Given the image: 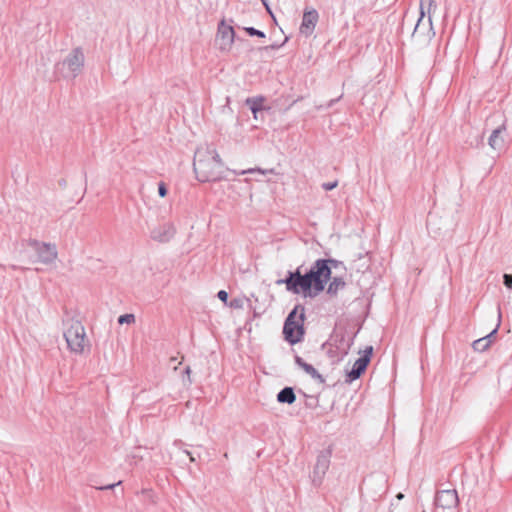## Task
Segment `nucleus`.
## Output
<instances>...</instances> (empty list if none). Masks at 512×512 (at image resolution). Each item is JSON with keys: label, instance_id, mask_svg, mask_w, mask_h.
Here are the masks:
<instances>
[{"label": "nucleus", "instance_id": "nucleus-38", "mask_svg": "<svg viewBox=\"0 0 512 512\" xmlns=\"http://www.w3.org/2000/svg\"><path fill=\"white\" fill-rule=\"evenodd\" d=\"M191 373V369L190 367H186L185 369V374L189 375Z\"/></svg>", "mask_w": 512, "mask_h": 512}, {"label": "nucleus", "instance_id": "nucleus-4", "mask_svg": "<svg viewBox=\"0 0 512 512\" xmlns=\"http://www.w3.org/2000/svg\"><path fill=\"white\" fill-rule=\"evenodd\" d=\"M85 56L81 47H76L56 67L62 70L65 78H76L84 67Z\"/></svg>", "mask_w": 512, "mask_h": 512}, {"label": "nucleus", "instance_id": "nucleus-21", "mask_svg": "<svg viewBox=\"0 0 512 512\" xmlns=\"http://www.w3.org/2000/svg\"><path fill=\"white\" fill-rule=\"evenodd\" d=\"M225 170L230 171V169H228V168H225ZM231 172H233L235 175L252 174L255 172H260L262 174H268V173H274V169L262 170L260 168H250V169H246V170H242V171L231 170Z\"/></svg>", "mask_w": 512, "mask_h": 512}, {"label": "nucleus", "instance_id": "nucleus-34", "mask_svg": "<svg viewBox=\"0 0 512 512\" xmlns=\"http://www.w3.org/2000/svg\"><path fill=\"white\" fill-rule=\"evenodd\" d=\"M261 1H262L263 5L265 6V8H266L267 12H268V13L272 16V18L275 20V17H274V15H273L272 11H271V8H270V6H269V4H268V1H267V0H261Z\"/></svg>", "mask_w": 512, "mask_h": 512}, {"label": "nucleus", "instance_id": "nucleus-20", "mask_svg": "<svg viewBox=\"0 0 512 512\" xmlns=\"http://www.w3.org/2000/svg\"><path fill=\"white\" fill-rule=\"evenodd\" d=\"M492 344V340H486V338L482 337L480 339L475 340L472 343V347L475 351L485 352L489 349Z\"/></svg>", "mask_w": 512, "mask_h": 512}, {"label": "nucleus", "instance_id": "nucleus-32", "mask_svg": "<svg viewBox=\"0 0 512 512\" xmlns=\"http://www.w3.org/2000/svg\"><path fill=\"white\" fill-rule=\"evenodd\" d=\"M300 393L303 394L304 397L308 398L309 400L306 401L305 405L309 408H313L315 407V404H313L311 401L312 400H315V398L313 396H308L306 393H304L302 390H299Z\"/></svg>", "mask_w": 512, "mask_h": 512}, {"label": "nucleus", "instance_id": "nucleus-12", "mask_svg": "<svg viewBox=\"0 0 512 512\" xmlns=\"http://www.w3.org/2000/svg\"><path fill=\"white\" fill-rule=\"evenodd\" d=\"M218 37L221 40V50H228L235 39V30L231 25H227L224 20H222L218 25Z\"/></svg>", "mask_w": 512, "mask_h": 512}, {"label": "nucleus", "instance_id": "nucleus-33", "mask_svg": "<svg viewBox=\"0 0 512 512\" xmlns=\"http://www.w3.org/2000/svg\"><path fill=\"white\" fill-rule=\"evenodd\" d=\"M120 484H121V481H118L117 483H114V484H109V485H106V486L99 487V489L100 490H108V489H112L115 486H118Z\"/></svg>", "mask_w": 512, "mask_h": 512}, {"label": "nucleus", "instance_id": "nucleus-15", "mask_svg": "<svg viewBox=\"0 0 512 512\" xmlns=\"http://www.w3.org/2000/svg\"><path fill=\"white\" fill-rule=\"evenodd\" d=\"M368 365L365 363V360L357 359L353 367L350 371L346 373L345 381L347 383H352L353 381L359 379L361 375L366 371Z\"/></svg>", "mask_w": 512, "mask_h": 512}, {"label": "nucleus", "instance_id": "nucleus-40", "mask_svg": "<svg viewBox=\"0 0 512 512\" xmlns=\"http://www.w3.org/2000/svg\"><path fill=\"white\" fill-rule=\"evenodd\" d=\"M186 453H187V455H189V456H190L191 461H194V458L191 456L190 452H189V451H186Z\"/></svg>", "mask_w": 512, "mask_h": 512}, {"label": "nucleus", "instance_id": "nucleus-36", "mask_svg": "<svg viewBox=\"0 0 512 512\" xmlns=\"http://www.w3.org/2000/svg\"><path fill=\"white\" fill-rule=\"evenodd\" d=\"M279 46L277 44H272L270 46H266L264 47L265 50H268V49H277Z\"/></svg>", "mask_w": 512, "mask_h": 512}, {"label": "nucleus", "instance_id": "nucleus-39", "mask_svg": "<svg viewBox=\"0 0 512 512\" xmlns=\"http://www.w3.org/2000/svg\"><path fill=\"white\" fill-rule=\"evenodd\" d=\"M59 184H60L61 186H65V185H66V182H65V180H60V181H59Z\"/></svg>", "mask_w": 512, "mask_h": 512}, {"label": "nucleus", "instance_id": "nucleus-35", "mask_svg": "<svg viewBox=\"0 0 512 512\" xmlns=\"http://www.w3.org/2000/svg\"><path fill=\"white\" fill-rule=\"evenodd\" d=\"M342 98V95H340L339 97L335 98V99H331L328 104H327V107L330 108L332 107L336 102H338L340 99Z\"/></svg>", "mask_w": 512, "mask_h": 512}, {"label": "nucleus", "instance_id": "nucleus-3", "mask_svg": "<svg viewBox=\"0 0 512 512\" xmlns=\"http://www.w3.org/2000/svg\"><path fill=\"white\" fill-rule=\"evenodd\" d=\"M304 321L305 308L303 305L297 304L289 312L283 325L284 340L290 345L303 341L305 335Z\"/></svg>", "mask_w": 512, "mask_h": 512}, {"label": "nucleus", "instance_id": "nucleus-2", "mask_svg": "<svg viewBox=\"0 0 512 512\" xmlns=\"http://www.w3.org/2000/svg\"><path fill=\"white\" fill-rule=\"evenodd\" d=\"M193 170L200 182H218L225 179V165L217 150L207 145L195 152Z\"/></svg>", "mask_w": 512, "mask_h": 512}, {"label": "nucleus", "instance_id": "nucleus-18", "mask_svg": "<svg viewBox=\"0 0 512 512\" xmlns=\"http://www.w3.org/2000/svg\"><path fill=\"white\" fill-rule=\"evenodd\" d=\"M265 98L263 96L249 97L245 100L246 106L251 110L254 118H257V113L264 110L263 103Z\"/></svg>", "mask_w": 512, "mask_h": 512}, {"label": "nucleus", "instance_id": "nucleus-13", "mask_svg": "<svg viewBox=\"0 0 512 512\" xmlns=\"http://www.w3.org/2000/svg\"><path fill=\"white\" fill-rule=\"evenodd\" d=\"M506 131V124L503 123L494 129L488 139L489 146L494 150H500L504 146V138L502 133Z\"/></svg>", "mask_w": 512, "mask_h": 512}, {"label": "nucleus", "instance_id": "nucleus-28", "mask_svg": "<svg viewBox=\"0 0 512 512\" xmlns=\"http://www.w3.org/2000/svg\"><path fill=\"white\" fill-rule=\"evenodd\" d=\"M168 193V189H167V186L164 182H159L158 183V194L160 197H165Z\"/></svg>", "mask_w": 512, "mask_h": 512}, {"label": "nucleus", "instance_id": "nucleus-24", "mask_svg": "<svg viewBox=\"0 0 512 512\" xmlns=\"http://www.w3.org/2000/svg\"><path fill=\"white\" fill-rule=\"evenodd\" d=\"M500 323H501V312H500V308H498V323L496 325V327L489 333L487 334L486 336H484V338H486V340H494L495 339V336L498 332V329L500 327Z\"/></svg>", "mask_w": 512, "mask_h": 512}, {"label": "nucleus", "instance_id": "nucleus-6", "mask_svg": "<svg viewBox=\"0 0 512 512\" xmlns=\"http://www.w3.org/2000/svg\"><path fill=\"white\" fill-rule=\"evenodd\" d=\"M355 336L356 333L350 335L345 328H335L323 347L334 346L341 356H347L354 343Z\"/></svg>", "mask_w": 512, "mask_h": 512}, {"label": "nucleus", "instance_id": "nucleus-5", "mask_svg": "<svg viewBox=\"0 0 512 512\" xmlns=\"http://www.w3.org/2000/svg\"><path fill=\"white\" fill-rule=\"evenodd\" d=\"M85 329L79 321H72L70 326L64 331V338L70 351L82 353L85 342Z\"/></svg>", "mask_w": 512, "mask_h": 512}, {"label": "nucleus", "instance_id": "nucleus-14", "mask_svg": "<svg viewBox=\"0 0 512 512\" xmlns=\"http://www.w3.org/2000/svg\"><path fill=\"white\" fill-rule=\"evenodd\" d=\"M425 8H427V12L429 14L428 23H429L430 29L432 28V20H431L430 13H431L432 9H434V10L436 9L435 1L434 0H421V2H420V17L415 25L413 35L419 31L422 19L425 16Z\"/></svg>", "mask_w": 512, "mask_h": 512}, {"label": "nucleus", "instance_id": "nucleus-11", "mask_svg": "<svg viewBox=\"0 0 512 512\" xmlns=\"http://www.w3.org/2000/svg\"><path fill=\"white\" fill-rule=\"evenodd\" d=\"M175 233L176 229L174 225L167 222L154 227L150 232V237L156 242L167 243L174 237Z\"/></svg>", "mask_w": 512, "mask_h": 512}, {"label": "nucleus", "instance_id": "nucleus-17", "mask_svg": "<svg viewBox=\"0 0 512 512\" xmlns=\"http://www.w3.org/2000/svg\"><path fill=\"white\" fill-rule=\"evenodd\" d=\"M296 400V395L293 387L286 386L281 389L277 394V401L283 404H293Z\"/></svg>", "mask_w": 512, "mask_h": 512}, {"label": "nucleus", "instance_id": "nucleus-9", "mask_svg": "<svg viewBox=\"0 0 512 512\" xmlns=\"http://www.w3.org/2000/svg\"><path fill=\"white\" fill-rule=\"evenodd\" d=\"M318 20L319 13L315 8H305L299 28L300 33L305 37L311 36L315 30Z\"/></svg>", "mask_w": 512, "mask_h": 512}, {"label": "nucleus", "instance_id": "nucleus-22", "mask_svg": "<svg viewBox=\"0 0 512 512\" xmlns=\"http://www.w3.org/2000/svg\"><path fill=\"white\" fill-rule=\"evenodd\" d=\"M327 355L331 359H336L337 362L342 361L345 356H341L340 352H338L337 348L334 346H328Z\"/></svg>", "mask_w": 512, "mask_h": 512}, {"label": "nucleus", "instance_id": "nucleus-1", "mask_svg": "<svg viewBox=\"0 0 512 512\" xmlns=\"http://www.w3.org/2000/svg\"><path fill=\"white\" fill-rule=\"evenodd\" d=\"M342 267L345 269L344 263L340 260L317 259L308 271L302 273V266L294 271H288L283 279L276 281L277 285H285L286 290L292 294H302L304 297H316L321 293L331 279L332 268Z\"/></svg>", "mask_w": 512, "mask_h": 512}, {"label": "nucleus", "instance_id": "nucleus-19", "mask_svg": "<svg viewBox=\"0 0 512 512\" xmlns=\"http://www.w3.org/2000/svg\"><path fill=\"white\" fill-rule=\"evenodd\" d=\"M346 285L345 281L341 277H334L327 288V293L329 295H336L339 289L344 288Z\"/></svg>", "mask_w": 512, "mask_h": 512}, {"label": "nucleus", "instance_id": "nucleus-25", "mask_svg": "<svg viewBox=\"0 0 512 512\" xmlns=\"http://www.w3.org/2000/svg\"><path fill=\"white\" fill-rule=\"evenodd\" d=\"M372 355H373V347L372 346H367L364 349L363 354L361 355V357H359V359L365 360V363L367 365H369V363L371 361Z\"/></svg>", "mask_w": 512, "mask_h": 512}, {"label": "nucleus", "instance_id": "nucleus-16", "mask_svg": "<svg viewBox=\"0 0 512 512\" xmlns=\"http://www.w3.org/2000/svg\"><path fill=\"white\" fill-rule=\"evenodd\" d=\"M295 363L302 368L308 375H310L314 380H317L319 383H324V377L315 369V367L303 360L302 357L296 355Z\"/></svg>", "mask_w": 512, "mask_h": 512}, {"label": "nucleus", "instance_id": "nucleus-8", "mask_svg": "<svg viewBox=\"0 0 512 512\" xmlns=\"http://www.w3.org/2000/svg\"><path fill=\"white\" fill-rule=\"evenodd\" d=\"M28 245L36 251L39 261L43 264H50L57 258V250L54 244L29 239Z\"/></svg>", "mask_w": 512, "mask_h": 512}, {"label": "nucleus", "instance_id": "nucleus-30", "mask_svg": "<svg viewBox=\"0 0 512 512\" xmlns=\"http://www.w3.org/2000/svg\"><path fill=\"white\" fill-rule=\"evenodd\" d=\"M217 297L225 304H228V293L225 290H220L217 293Z\"/></svg>", "mask_w": 512, "mask_h": 512}, {"label": "nucleus", "instance_id": "nucleus-31", "mask_svg": "<svg viewBox=\"0 0 512 512\" xmlns=\"http://www.w3.org/2000/svg\"><path fill=\"white\" fill-rule=\"evenodd\" d=\"M503 283L507 288H512V275L504 274Z\"/></svg>", "mask_w": 512, "mask_h": 512}, {"label": "nucleus", "instance_id": "nucleus-10", "mask_svg": "<svg viewBox=\"0 0 512 512\" xmlns=\"http://www.w3.org/2000/svg\"><path fill=\"white\" fill-rule=\"evenodd\" d=\"M435 504L443 509H455L459 504L457 491L455 489L438 491L435 496Z\"/></svg>", "mask_w": 512, "mask_h": 512}, {"label": "nucleus", "instance_id": "nucleus-27", "mask_svg": "<svg viewBox=\"0 0 512 512\" xmlns=\"http://www.w3.org/2000/svg\"><path fill=\"white\" fill-rule=\"evenodd\" d=\"M244 299L243 298H233L230 302H228L227 306L234 309L243 308Z\"/></svg>", "mask_w": 512, "mask_h": 512}, {"label": "nucleus", "instance_id": "nucleus-26", "mask_svg": "<svg viewBox=\"0 0 512 512\" xmlns=\"http://www.w3.org/2000/svg\"><path fill=\"white\" fill-rule=\"evenodd\" d=\"M244 30L249 36H256L260 38H265V33L261 30H258L254 27H245Z\"/></svg>", "mask_w": 512, "mask_h": 512}, {"label": "nucleus", "instance_id": "nucleus-7", "mask_svg": "<svg viewBox=\"0 0 512 512\" xmlns=\"http://www.w3.org/2000/svg\"><path fill=\"white\" fill-rule=\"evenodd\" d=\"M331 451L323 450L317 455L316 463L310 475L312 485L316 488L323 483L326 472L330 467Z\"/></svg>", "mask_w": 512, "mask_h": 512}, {"label": "nucleus", "instance_id": "nucleus-29", "mask_svg": "<svg viewBox=\"0 0 512 512\" xmlns=\"http://www.w3.org/2000/svg\"><path fill=\"white\" fill-rule=\"evenodd\" d=\"M321 186L325 191H331L338 186V181L324 182Z\"/></svg>", "mask_w": 512, "mask_h": 512}, {"label": "nucleus", "instance_id": "nucleus-37", "mask_svg": "<svg viewBox=\"0 0 512 512\" xmlns=\"http://www.w3.org/2000/svg\"><path fill=\"white\" fill-rule=\"evenodd\" d=\"M396 498H397V499H399V500H401V499H403V498H404V494H403V493H401V492H399V493L396 495Z\"/></svg>", "mask_w": 512, "mask_h": 512}, {"label": "nucleus", "instance_id": "nucleus-23", "mask_svg": "<svg viewBox=\"0 0 512 512\" xmlns=\"http://www.w3.org/2000/svg\"><path fill=\"white\" fill-rule=\"evenodd\" d=\"M135 322V316L134 314H123L118 317V323L120 325L122 324H131Z\"/></svg>", "mask_w": 512, "mask_h": 512}]
</instances>
